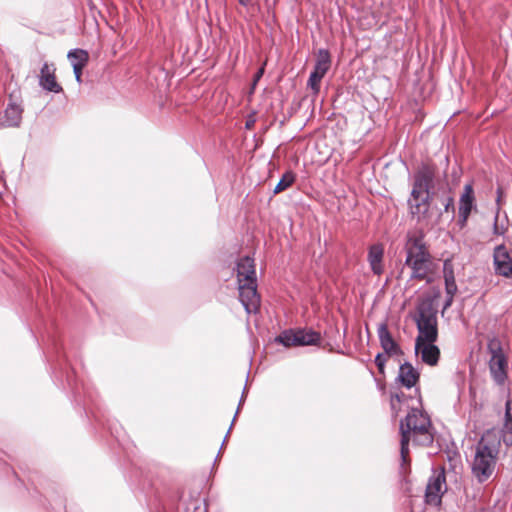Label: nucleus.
<instances>
[{
    "label": "nucleus",
    "instance_id": "nucleus-26",
    "mask_svg": "<svg viewBox=\"0 0 512 512\" xmlns=\"http://www.w3.org/2000/svg\"><path fill=\"white\" fill-rule=\"evenodd\" d=\"M90 412L92 413L95 421H97L102 426L107 427L108 430H110L111 434L114 435V430L112 425L110 424L109 420L105 418V415L100 412V410H96L93 407H90Z\"/></svg>",
    "mask_w": 512,
    "mask_h": 512
},
{
    "label": "nucleus",
    "instance_id": "nucleus-2",
    "mask_svg": "<svg viewBox=\"0 0 512 512\" xmlns=\"http://www.w3.org/2000/svg\"><path fill=\"white\" fill-rule=\"evenodd\" d=\"M406 254L400 275L403 274L404 268L411 270L409 281L419 280L426 281L427 284L432 282L429 276L432 265V255L425 241V234L422 230L408 232L404 244Z\"/></svg>",
    "mask_w": 512,
    "mask_h": 512
},
{
    "label": "nucleus",
    "instance_id": "nucleus-23",
    "mask_svg": "<svg viewBox=\"0 0 512 512\" xmlns=\"http://www.w3.org/2000/svg\"><path fill=\"white\" fill-rule=\"evenodd\" d=\"M67 58L72 66L73 64L87 65L89 61V54L86 50L75 48L68 52Z\"/></svg>",
    "mask_w": 512,
    "mask_h": 512
},
{
    "label": "nucleus",
    "instance_id": "nucleus-10",
    "mask_svg": "<svg viewBox=\"0 0 512 512\" xmlns=\"http://www.w3.org/2000/svg\"><path fill=\"white\" fill-rule=\"evenodd\" d=\"M446 490V477L444 470H442V472L429 478L425 490V502L434 506L441 505L442 496Z\"/></svg>",
    "mask_w": 512,
    "mask_h": 512
},
{
    "label": "nucleus",
    "instance_id": "nucleus-12",
    "mask_svg": "<svg viewBox=\"0 0 512 512\" xmlns=\"http://www.w3.org/2000/svg\"><path fill=\"white\" fill-rule=\"evenodd\" d=\"M493 265L497 275L505 278L512 277V258L504 244L495 247L493 253Z\"/></svg>",
    "mask_w": 512,
    "mask_h": 512
},
{
    "label": "nucleus",
    "instance_id": "nucleus-13",
    "mask_svg": "<svg viewBox=\"0 0 512 512\" xmlns=\"http://www.w3.org/2000/svg\"><path fill=\"white\" fill-rule=\"evenodd\" d=\"M23 108L12 100L7 104L5 110L0 114V127L1 128H18L22 123Z\"/></svg>",
    "mask_w": 512,
    "mask_h": 512
},
{
    "label": "nucleus",
    "instance_id": "nucleus-22",
    "mask_svg": "<svg viewBox=\"0 0 512 512\" xmlns=\"http://www.w3.org/2000/svg\"><path fill=\"white\" fill-rule=\"evenodd\" d=\"M202 500L197 497H190L188 501H181L177 507V512H207L201 509Z\"/></svg>",
    "mask_w": 512,
    "mask_h": 512
},
{
    "label": "nucleus",
    "instance_id": "nucleus-24",
    "mask_svg": "<svg viewBox=\"0 0 512 512\" xmlns=\"http://www.w3.org/2000/svg\"><path fill=\"white\" fill-rule=\"evenodd\" d=\"M295 179L296 175L293 171H286L275 186L273 193L279 194L282 191L288 189L295 182Z\"/></svg>",
    "mask_w": 512,
    "mask_h": 512
},
{
    "label": "nucleus",
    "instance_id": "nucleus-14",
    "mask_svg": "<svg viewBox=\"0 0 512 512\" xmlns=\"http://www.w3.org/2000/svg\"><path fill=\"white\" fill-rule=\"evenodd\" d=\"M377 334L380 345L387 356L400 355L403 353L401 347L390 333L386 322H382L378 325Z\"/></svg>",
    "mask_w": 512,
    "mask_h": 512
},
{
    "label": "nucleus",
    "instance_id": "nucleus-16",
    "mask_svg": "<svg viewBox=\"0 0 512 512\" xmlns=\"http://www.w3.org/2000/svg\"><path fill=\"white\" fill-rule=\"evenodd\" d=\"M55 67L53 64L49 65L47 62H45L40 70V76H39V85L42 87V89L53 92V93H61L63 91L61 85L56 81L55 76Z\"/></svg>",
    "mask_w": 512,
    "mask_h": 512
},
{
    "label": "nucleus",
    "instance_id": "nucleus-39",
    "mask_svg": "<svg viewBox=\"0 0 512 512\" xmlns=\"http://www.w3.org/2000/svg\"><path fill=\"white\" fill-rule=\"evenodd\" d=\"M238 2L240 5L247 7L248 5L251 4L252 0H238Z\"/></svg>",
    "mask_w": 512,
    "mask_h": 512
},
{
    "label": "nucleus",
    "instance_id": "nucleus-8",
    "mask_svg": "<svg viewBox=\"0 0 512 512\" xmlns=\"http://www.w3.org/2000/svg\"><path fill=\"white\" fill-rule=\"evenodd\" d=\"M330 64L331 57L329 51L327 49H319L315 65L309 75L307 82V86L313 91L314 94L319 93L321 80L329 70Z\"/></svg>",
    "mask_w": 512,
    "mask_h": 512
},
{
    "label": "nucleus",
    "instance_id": "nucleus-35",
    "mask_svg": "<svg viewBox=\"0 0 512 512\" xmlns=\"http://www.w3.org/2000/svg\"><path fill=\"white\" fill-rule=\"evenodd\" d=\"M264 71H265V68L264 66H262L261 68L258 69V71L255 73L254 75V79H253V85L255 86L257 84V82L261 79V77L263 76L264 74Z\"/></svg>",
    "mask_w": 512,
    "mask_h": 512
},
{
    "label": "nucleus",
    "instance_id": "nucleus-7",
    "mask_svg": "<svg viewBox=\"0 0 512 512\" xmlns=\"http://www.w3.org/2000/svg\"><path fill=\"white\" fill-rule=\"evenodd\" d=\"M488 351L491 354L489 370L496 385H504L507 379V358L503 353L499 340L493 339L488 343Z\"/></svg>",
    "mask_w": 512,
    "mask_h": 512
},
{
    "label": "nucleus",
    "instance_id": "nucleus-29",
    "mask_svg": "<svg viewBox=\"0 0 512 512\" xmlns=\"http://www.w3.org/2000/svg\"><path fill=\"white\" fill-rule=\"evenodd\" d=\"M511 427H512L511 401L507 400L505 403V429H510Z\"/></svg>",
    "mask_w": 512,
    "mask_h": 512
},
{
    "label": "nucleus",
    "instance_id": "nucleus-40",
    "mask_svg": "<svg viewBox=\"0 0 512 512\" xmlns=\"http://www.w3.org/2000/svg\"><path fill=\"white\" fill-rule=\"evenodd\" d=\"M253 123H254V121H247L246 122V127L250 128Z\"/></svg>",
    "mask_w": 512,
    "mask_h": 512
},
{
    "label": "nucleus",
    "instance_id": "nucleus-32",
    "mask_svg": "<svg viewBox=\"0 0 512 512\" xmlns=\"http://www.w3.org/2000/svg\"><path fill=\"white\" fill-rule=\"evenodd\" d=\"M86 65L73 64V73L75 80L80 84L82 82V71Z\"/></svg>",
    "mask_w": 512,
    "mask_h": 512
},
{
    "label": "nucleus",
    "instance_id": "nucleus-11",
    "mask_svg": "<svg viewBox=\"0 0 512 512\" xmlns=\"http://www.w3.org/2000/svg\"><path fill=\"white\" fill-rule=\"evenodd\" d=\"M239 300L247 313H255L260 306V296L256 281L238 283Z\"/></svg>",
    "mask_w": 512,
    "mask_h": 512
},
{
    "label": "nucleus",
    "instance_id": "nucleus-41",
    "mask_svg": "<svg viewBox=\"0 0 512 512\" xmlns=\"http://www.w3.org/2000/svg\"><path fill=\"white\" fill-rule=\"evenodd\" d=\"M82 390L84 392V395L85 397L88 395V392L86 391V388L84 387V385L82 384Z\"/></svg>",
    "mask_w": 512,
    "mask_h": 512
},
{
    "label": "nucleus",
    "instance_id": "nucleus-18",
    "mask_svg": "<svg viewBox=\"0 0 512 512\" xmlns=\"http://www.w3.org/2000/svg\"><path fill=\"white\" fill-rule=\"evenodd\" d=\"M238 283L257 281L254 260L248 256L241 258L236 265Z\"/></svg>",
    "mask_w": 512,
    "mask_h": 512
},
{
    "label": "nucleus",
    "instance_id": "nucleus-20",
    "mask_svg": "<svg viewBox=\"0 0 512 512\" xmlns=\"http://www.w3.org/2000/svg\"><path fill=\"white\" fill-rule=\"evenodd\" d=\"M475 196L472 184H466L459 200V212L471 214L475 209Z\"/></svg>",
    "mask_w": 512,
    "mask_h": 512
},
{
    "label": "nucleus",
    "instance_id": "nucleus-37",
    "mask_svg": "<svg viewBox=\"0 0 512 512\" xmlns=\"http://www.w3.org/2000/svg\"><path fill=\"white\" fill-rule=\"evenodd\" d=\"M404 397H405V394L403 392L396 393V394L392 395L391 396V406H392V408H394V399H396L398 402H401Z\"/></svg>",
    "mask_w": 512,
    "mask_h": 512
},
{
    "label": "nucleus",
    "instance_id": "nucleus-36",
    "mask_svg": "<svg viewBox=\"0 0 512 512\" xmlns=\"http://www.w3.org/2000/svg\"><path fill=\"white\" fill-rule=\"evenodd\" d=\"M454 295L455 294H446V300H445L444 305H443V310L448 309L452 305L453 299H454Z\"/></svg>",
    "mask_w": 512,
    "mask_h": 512
},
{
    "label": "nucleus",
    "instance_id": "nucleus-5",
    "mask_svg": "<svg viewBox=\"0 0 512 512\" xmlns=\"http://www.w3.org/2000/svg\"><path fill=\"white\" fill-rule=\"evenodd\" d=\"M417 315L414 317L418 329L416 342H436L438 339L437 310L433 300L425 298L417 304Z\"/></svg>",
    "mask_w": 512,
    "mask_h": 512
},
{
    "label": "nucleus",
    "instance_id": "nucleus-19",
    "mask_svg": "<svg viewBox=\"0 0 512 512\" xmlns=\"http://www.w3.org/2000/svg\"><path fill=\"white\" fill-rule=\"evenodd\" d=\"M384 248L381 244H373L368 250V262L371 270L375 275H380L383 272Z\"/></svg>",
    "mask_w": 512,
    "mask_h": 512
},
{
    "label": "nucleus",
    "instance_id": "nucleus-30",
    "mask_svg": "<svg viewBox=\"0 0 512 512\" xmlns=\"http://www.w3.org/2000/svg\"><path fill=\"white\" fill-rule=\"evenodd\" d=\"M499 211H496L493 223V234L494 235H503L506 231V228L498 225Z\"/></svg>",
    "mask_w": 512,
    "mask_h": 512
},
{
    "label": "nucleus",
    "instance_id": "nucleus-21",
    "mask_svg": "<svg viewBox=\"0 0 512 512\" xmlns=\"http://www.w3.org/2000/svg\"><path fill=\"white\" fill-rule=\"evenodd\" d=\"M443 277L446 294H456L457 284L455 281L453 263L450 259H446L443 263Z\"/></svg>",
    "mask_w": 512,
    "mask_h": 512
},
{
    "label": "nucleus",
    "instance_id": "nucleus-4",
    "mask_svg": "<svg viewBox=\"0 0 512 512\" xmlns=\"http://www.w3.org/2000/svg\"><path fill=\"white\" fill-rule=\"evenodd\" d=\"M399 430L411 437L415 445L427 447L434 442L430 417L417 408H412L400 421Z\"/></svg>",
    "mask_w": 512,
    "mask_h": 512
},
{
    "label": "nucleus",
    "instance_id": "nucleus-28",
    "mask_svg": "<svg viewBox=\"0 0 512 512\" xmlns=\"http://www.w3.org/2000/svg\"><path fill=\"white\" fill-rule=\"evenodd\" d=\"M386 361H387V358L383 353H378L375 356V360H374L375 365L377 366L379 373L382 375H384V373H385Z\"/></svg>",
    "mask_w": 512,
    "mask_h": 512
},
{
    "label": "nucleus",
    "instance_id": "nucleus-6",
    "mask_svg": "<svg viewBox=\"0 0 512 512\" xmlns=\"http://www.w3.org/2000/svg\"><path fill=\"white\" fill-rule=\"evenodd\" d=\"M321 334L312 328L286 329L276 338L275 342L285 347L316 346L321 342Z\"/></svg>",
    "mask_w": 512,
    "mask_h": 512
},
{
    "label": "nucleus",
    "instance_id": "nucleus-17",
    "mask_svg": "<svg viewBox=\"0 0 512 512\" xmlns=\"http://www.w3.org/2000/svg\"><path fill=\"white\" fill-rule=\"evenodd\" d=\"M420 379V373L410 362H404L399 367L396 380L405 388L411 389Z\"/></svg>",
    "mask_w": 512,
    "mask_h": 512
},
{
    "label": "nucleus",
    "instance_id": "nucleus-3",
    "mask_svg": "<svg viewBox=\"0 0 512 512\" xmlns=\"http://www.w3.org/2000/svg\"><path fill=\"white\" fill-rule=\"evenodd\" d=\"M500 441L493 430H486L475 446L471 471L477 482H486L494 473Z\"/></svg>",
    "mask_w": 512,
    "mask_h": 512
},
{
    "label": "nucleus",
    "instance_id": "nucleus-15",
    "mask_svg": "<svg viewBox=\"0 0 512 512\" xmlns=\"http://www.w3.org/2000/svg\"><path fill=\"white\" fill-rule=\"evenodd\" d=\"M415 354L421 355L423 363L429 366L437 365L440 358V349L435 342H426L422 340L420 343L415 341Z\"/></svg>",
    "mask_w": 512,
    "mask_h": 512
},
{
    "label": "nucleus",
    "instance_id": "nucleus-9",
    "mask_svg": "<svg viewBox=\"0 0 512 512\" xmlns=\"http://www.w3.org/2000/svg\"><path fill=\"white\" fill-rule=\"evenodd\" d=\"M55 349V367H54V373L56 374V371L59 370L61 377H64L65 379H61V385L65 387V385L70 388L74 394L75 397H80L81 391L80 387L78 386L74 370L71 368H68L66 364L65 355L61 354L60 348L57 344H54Z\"/></svg>",
    "mask_w": 512,
    "mask_h": 512
},
{
    "label": "nucleus",
    "instance_id": "nucleus-33",
    "mask_svg": "<svg viewBox=\"0 0 512 512\" xmlns=\"http://www.w3.org/2000/svg\"><path fill=\"white\" fill-rule=\"evenodd\" d=\"M469 216H470V214H469V213H464V214H463V212H459L458 225H459L461 228H463V227H465V226H466Z\"/></svg>",
    "mask_w": 512,
    "mask_h": 512
},
{
    "label": "nucleus",
    "instance_id": "nucleus-25",
    "mask_svg": "<svg viewBox=\"0 0 512 512\" xmlns=\"http://www.w3.org/2000/svg\"><path fill=\"white\" fill-rule=\"evenodd\" d=\"M412 440L411 437L406 434H401L400 440V455L403 464L408 462V453H409V442Z\"/></svg>",
    "mask_w": 512,
    "mask_h": 512
},
{
    "label": "nucleus",
    "instance_id": "nucleus-31",
    "mask_svg": "<svg viewBox=\"0 0 512 512\" xmlns=\"http://www.w3.org/2000/svg\"><path fill=\"white\" fill-rule=\"evenodd\" d=\"M444 212H452L455 213V205H454V199L451 196H448L445 198L444 202Z\"/></svg>",
    "mask_w": 512,
    "mask_h": 512
},
{
    "label": "nucleus",
    "instance_id": "nucleus-1",
    "mask_svg": "<svg viewBox=\"0 0 512 512\" xmlns=\"http://www.w3.org/2000/svg\"><path fill=\"white\" fill-rule=\"evenodd\" d=\"M437 167L433 163L422 162L413 174L412 190L407 203L410 214L420 222L428 216L434 196V181Z\"/></svg>",
    "mask_w": 512,
    "mask_h": 512
},
{
    "label": "nucleus",
    "instance_id": "nucleus-27",
    "mask_svg": "<svg viewBox=\"0 0 512 512\" xmlns=\"http://www.w3.org/2000/svg\"><path fill=\"white\" fill-rule=\"evenodd\" d=\"M245 394H246V386H245V387H244V389H243V392H242V395H241V398H240V401H239V404H238V407H237L236 413H235V415H234V417H233V420H232V423H231V425H230V427H229V429H228V432L226 433V435H225V437H224V440H223V442H222V445H221V448H220L219 452H221V450L223 449L224 444H225V442H226V440H227V438H228V435H229V433H230V431H231V429H232V427H233V425H234V422H235V420H236V418H237V416H238V413H239V411H240V408H241V406H242V404H243V402H244ZM218 454H220V453H218ZM218 457H219V455H217V457H216L215 461H217Z\"/></svg>",
    "mask_w": 512,
    "mask_h": 512
},
{
    "label": "nucleus",
    "instance_id": "nucleus-38",
    "mask_svg": "<svg viewBox=\"0 0 512 512\" xmlns=\"http://www.w3.org/2000/svg\"><path fill=\"white\" fill-rule=\"evenodd\" d=\"M501 199H502V190L501 188L497 189V198H496V204H497V210L500 212V205H501Z\"/></svg>",
    "mask_w": 512,
    "mask_h": 512
},
{
    "label": "nucleus",
    "instance_id": "nucleus-34",
    "mask_svg": "<svg viewBox=\"0 0 512 512\" xmlns=\"http://www.w3.org/2000/svg\"><path fill=\"white\" fill-rule=\"evenodd\" d=\"M503 441L507 446L512 445V427L510 429H506Z\"/></svg>",
    "mask_w": 512,
    "mask_h": 512
}]
</instances>
